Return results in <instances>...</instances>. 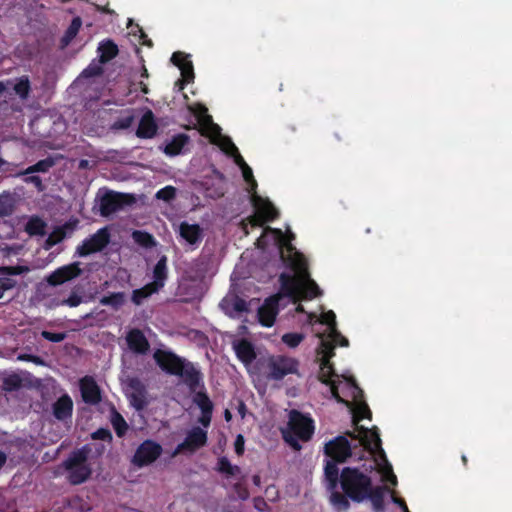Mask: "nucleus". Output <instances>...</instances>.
I'll list each match as a JSON object with an SVG mask.
<instances>
[{"instance_id": "obj_21", "label": "nucleus", "mask_w": 512, "mask_h": 512, "mask_svg": "<svg viewBox=\"0 0 512 512\" xmlns=\"http://www.w3.org/2000/svg\"><path fill=\"white\" fill-rule=\"evenodd\" d=\"M73 401L67 394L60 396L52 405L53 416L59 421H66L71 419L73 414Z\"/></svg>"}, {"instance_id": "obj_42", "label": "nucleus", "mask_w": 512, "mask_h": 512, "mask_svg": "<svg viewBox=\"0 0 512 512\" xmlns=\"http://www.w3.org/2000/svg\"><path fill=\"white\" fill-rule=\"evenodd\" d=\"M111 285L120 288L131 287V274L125 268H119L111 280Z\"/></svg>"}, {"instance_id": "obj_33", "label": "nucleus", "mask_w": 512, "mask_h": 512, "mask_svg": "<svg viewBox=\"0 0 512 512\" xmlns=\"http://www.w3.org/2000/svg\"><path fill=\"white\" fill-rule=\"evenodd\" d=\"M56 164L55 159L51 156L45 159L39 160L35 164L27 167L26 169L18 172L16 176L35 174V173H47Z\"/></svg>"}, {"instance_id": "obj_41", "label": "nucleus", "mask_w": 512, "mask_h": 512, "mask_svg": "<svg viewBox=\"0 0 512 512\" xmlns=\"http://www.w3.org/2000/svg\"><path fill=\"white\" fill-rule=\"evenodd\" d=\"M216 470L225 474L226 476H236L240 474L241 469L237 465H232L229 459L225 456H222L218 459Z\"/></svg>"}, {"instance_id": "obj_10", "label": "nucleus", "mask_w": 512, "mask_h": 512, "mask_svg": "<svg viewBox=\"0 0 512 512\" xmlns=\"http://www.w3.org/2000/svg\"><path fill=\"white\" fill-rule=\"evenodd\" d=\"M162 446L154 440H144L136 449L131 463L142 468L154 463L162 454Z\"/></svg>"}, {"instance_id": "obj_36", "label": "nucleus", "mask_w": 512, "mask_h": 512, "mask_svg": "<svg viewBox=\"0 0 512 512\" xmlns=\"http://www.w3.org/2000/svg\"><path fill=\"white\" fill-rule=\"evenodd\" d=\"M82 26V20L80 17H75L72 19L70 25L66 29L64 35L62 36L60 40V46L61 48L67 47L72 40L77 36L79 33V30Z\"/></svg>"}, {"instance_id": "obj_50", "label": "nucleus", "mask_w": 512, "mask_h": 512, "mask_svg": "<svg viewBox=\"0 0 512 512\" xmlns=\"http://www.w3.org/2000/svg\"><path fill=\"white\" fill-rule=\"evenodd\" d=\"M244 180L249 184L250 189L249 192L252 194L256 193L257 182L253 176L252 169L249 165H245L243 169H241Z\"/></svg>"}, {"instance_id": "obj_24", "label": "nucleus", "mask_w": 512, "mask_h": 512, "mask_svg": "<svg viewBox=\"0 0 512 512\" xmlns=\"http://www.w3.org/2000/svg\"><path fill=\"white\" fill-rule=\"evenodd\" d=\"M180 236L190 245H197L203 239V230L198 224L182 222L179 226Z\"/></svg>"}, {"instance_id": "obj_22", "label": "nucleus", "mask_w": 512, "mask_h": 512, "mask_svg": "<svg viewBox=\"0 0 512 512\" xmlns=\"http://www.w3.org/2000/svg\"><path fill=\"white\" fill-rule=\"evenodd\" d=\"M237 358L245 365H250L257 357L254 345L247 339H240L233 343Z\"/></svg>"}, {"instance_id": "obj_19", "label": "nucleus", "mask_w": 512, "mask_h": 512, "mask_svg": "<svg viewBox=\"0 0 512 512\" xmlns=\"http://www.w3.org/2000/svg\"><path fill=\"white\" fill-rule=\"evenodd\" d=\"M279 282L280 292L278 294H281V299L288 297L294 304L298 303L300 301V279L287 273H282L279 276Z\"/></svg>"}, {"instance_id": "obj_32", "label": "nucleus", "mask_w": 512, "mask_h": 512, "mask_svg": "<svg viewBox=\"0 0 512 512\" xmlns=\"http://www.w3.org/2000/svg\"><path fill=\"white\" fill-rule=\"evenodd\" d=\"M154 280L150 282L152 285L157 287L159 290L164 287L167 279V257L162 256L157 261L153 269Z\"/></svg>"}, {"instance_id": "obj_43", "label": "nucleus", "mask_w": 512, "mask_h": 512, "mask_svg": "<svg viewBox=\"0 0 512 512\" xmlns=\"http://www.w3.org/2000/svg\"><path fill=\"white\" fill-rule=\"evenodd\" d=\"M14 200L9 193L0 194V217L10 216L14 212Z\"/></svg>"}, {"instance_id": "obj_31", "label": "nucleus", "mask_w": 512, "mask_h": 512, "mask_svg": "<svg viewBox=\"0 0 512 512\" xmlns=\"http://www.w3.org/2000/svg\"><path fill=\"white\" fill-rule=\"evenodd\" d=\"M289 266L299 279L307 278L310 275L307 260L299 252H295L294 255L290 257Z\"/></svg>"}, {"instance_id": "obj_16", "label": "nucleus", "mask_w": 512, "mask_h": 512, "mask_svg": "<svg viewBox=\"0 0 512 512\" xmlns=\"http://www.w3.org/2000/svg\"><path fill=\"white\" fill-rule=\"evenodd\" d=\"M79 389L84 403L97 405L102 400V392L96 380L89 375L79 380Z\"/></svg>"}, {"instance_id": "obj_37", "label": "nucleus", "mask_w": 512, "mask_h": 512, "mask_svg": "<svg viewBox=\"0 0 512 512\" xmlns=\"http://www.w3.org/2000/svg\"><path fill=\"white\" fill-rule=\"evenodd\" d=\"M46 222L38 216L31 217L26 226L25 231L30 236H44L46 234Z\"/></svg>"}, {"instance_id": "obj_58", "label": "nucleus", "mask_w": 512, "mask_h": 512, "mask_svg": "<svg viewBox=\"0 0 512 512\" xmlns=\"http://www.w3.org/2000/svg\"><path fill=\"white\" fill-rule=\"evenodd\" d=\"M133 122H134V116L129 115L126 117L119 118L117 121H115L113 127L116 129L124 130V129L130 128L131 125L133 124Z\"/></svg>"}, {"instance_id": "obj_14", "label": "nucleus", "mask_w": 512, "mask_h": 512, "mask_svg": "<svg viewBox=\"0 0 512 512\" xmlns=\"http://www.w3.org/2000/svg\"><path fill=\"white\" fill-rule=\"evenodd\" d=\"M129 392L127 398L136 411L144 410L149 404L148 392L145 384L139 378H130L127 383Z\"/></svg>"}, {"instance_id": "obj_4", "label": "nucleus", "mask_w": 512, "mask_h": 512, "mask_svg": "<svg viewBox=\"0 0 512 512\" xmlns=\"http://www.w3.org/2000/svg\"><path fill=\"white\" fill-rule=\"evenodd\" d=\"M314 430V420L309 414L292 409L289 411L287 428L282 430V436L293 449L300 450L299 441H309L314 434Z\"/></svg>"}, {"instance_id": "obj_62", "label": "nucleus", "mask_w": 512, "mask_h": 512, "mask_svg": "<svg viewBox=\"0 0 512 512\" xmlns=\"http://www.w3.org/2000/svg\"><path fill=\"white\" fill-rule=\"evenodd\" d=\"M344 379H345V386L348 389H352L353 393H359L360 395H362L363 391L358 386L356 380L353 377H351V376L350 377H344Z\"/></svg>"}, {"instance_id": "obj_51", "label": "nucleus", "mask_w": 512, "mask_h": 512, "mask_svg": "<svg viewBox=\"0 0 512 512\" xmlns=\"http://www.w3.org/2000/svg\"><path fill=\"white\" fill-rule=\"evenodd\" d=\"M103 67L102 64L95 63L94 61L90 63L82 72V75L84 77L90 78L95 76H100L103 73Z\"/></svg>"}, {"instance_id": "obj_40", "label": "nucleus", "mask_w": 512, "mask_h": 512, "mask_svg": "<svg viewBox=\"0 0 512 512\" xmlns=\"http://www.w3.org/2000/svg\"><path fill=\"white\" fill-rule=\"evenodd\" d=\"M15 94L22 100L28 99L31 92V83L27 75H23L16 79V83L13 85Z\"/></svg>"}, {"instance_id": "obj_60", "label": "nucleus", "mask_w": 512, "mask_h": 512, "mask_svg": "<svg viewBox=\"0 0 512 512\" xmlns=\"http://www.w3.org/2000/svg\"><path fill=\"white\" fill-rule=\"evenodd\" d=\"M232 306L233 309L239 313L248 311V303L246 302V300L240 297H236L234 299Z\"/></svg>"}, {"instance_id": "obj_13", "label": "nucleus", "mask_w": 512, "mask_h": 512, "mask_svg": "<svg viewBox=\"0 0 512 512\" xmlns=\"http://www.w3.org/2000/svg\"><path fill=\"white\" fill-rule=\"evenodd\" d=\"M207 439V432L205 430L200 427H193L187 433L184 441L176 446L173 452V456L185 452L190 454L195 453L197 450L206 445Z\"/></svg>"}, {"instance_id": "obj_57", "label": "nucleus", "mask_w": 512, "mask_h": 512, "mask_svg": "<svg viewBox=\"0 0 512 512\" xmlns=\"http://www.w3.org/2000/svg\"><path fill=\"white\" fill-rule=\"evenodd\" d=\"M250 225L252 228L261 227L264 225V221L259 217L256 213L254 215H250L243 221V229L246 230L247 225ZM248 234V231H245Z\"/></svg>"}, {"instance_id": "obj_5", "label": "nucleus", "mask_w": 512, "mask_h": 512, "mask_svg": "<svg viewBox=\"0 0 512 512\" xmlns=\"http://www.w3.org/2000/svg\"><path fill=\"white\" fill-rule=\"evenodd\" d=\"M338 345L333 344L331 341H323L320 342L319 347L317 348V355L320 356V371L318 375V379L321 383L328 385L330 387V391L332 397L341 404L350 405V403L344 400L339 391V385L342 383L340 380H333L334 376L339 377L334 370L333 363L331 359L335 356V348Z\"/></svg>"}, {"instance_id": "obj_59", "label": "nucleus", "mask_w": 512, "mask_h": 512, "mask_svg": "<svg viewBox=\"0 0 512 512\" xmlns=\"http://www.w3.org/2000/svg\"><path fill=\"white\" fill-rule=\"evenodd\" d=\"M82 303V297L76 293H72L68 298L61 301V305L69 307H77Z\"/></svg>"}, {"instance_id": "obj_12", "label": "nucleus", "mask_w": 512, "mask_h": 512, "mask_svg": "<svg viewBox=\"0 0 512 512\" xmlns=\"http://www.w3.org/2000/svg\"><path fill=\"white\" fill-rule=\"evenodd\" d=\"M321 324L327 325V331L322 334H318L320 338V342L323 341H331L335 345H339L341 347H347L349 345V341L346 337H344L337 329L336 324V315L332 310L324 312L319 319Z\"/></svg>"}, {"instance_id": "obj_54", "label": "nucleus", "mask_w": 512, "mask_h": 512, "mask_svg": "<svg viewBox=\"0 0 512 512\" xmlns=\"http://www.w3.org/2000/svg\"><path fill=\"white\" fill-rule=\"evenodd\" d=\"M24 176L25 177L23 181L26 184H33L38 192H43L45 190V185L43 184L42 179L39 176L33 174H28Z\"/></svg>"}, {"instance_id": "obj_29", "label": "nucleus", "mask_w": 512, "mask_h": 512, "mask_svg": "<svg viewBox=\"0 0 512 512\" xmlns=\"http://www.w3.org/2000/svg\"><path fill=\"white\" fill-rule=\"evenodd\" d=\"M97 51L99 52V62L101 64L111 61L119 53L117 44L111 39L101 41L98 45Z\"/></svg>"}, {"instance_id": "obj_1", "label": "nucleus", "mask_w": 512, "mask_h": 512, "mask_svg": "<svg viewBox=\"0 0 512 512\" xmlns=\"http://www.w3.org/2000/svg\"><path fill=\"white\" fill-rule=\"evenodd\" d=\"M371 477L356 467H344L338 470V483L330 487L328 480H324L326 490L330 493L329 501L337 512H346L350 508V501L361 503L366 500V492L371 488Z\"/></svg>"}, {"instance_id": "obj_39", "label": "nucleus", "mask_w": 512, "mask_h": 512, "mask_svg": "<svg viewBox=\"0 0 512 512\" xmlns=\"http://www.w3.org/2000/svg\"><path fill=\"white\" fill-rule=\"evenodd\" d=\"M198 389V391L196 390L195 392H193V402L199 407L201 412L207 413L209 411H213L214 406L208 394L205 391V386H203V388L199 387Z\"/></svg>"}, {"instance_id": "obj_52", "label": "nucleus", "mask_w": 512, "mask_h": 512, "mask_svg": "<svg viewBox=\"0 0 512 512\" xmlns=\"http://www.w3.org/2000/svg\"><path fill=\"white\" fill-rule=\"evenodd\" d=\"M16 286L17 281L14 278L0 276V299L7 291L14 289Z\"/></svg>"}, {"instance_id": "obj_47", "label": "nucleus", "mask_w": 512, "mask_h": 512, "mask_svg": "<svg viewBox=\"0 0 512 512\" xmlns=\"http://www.w3.org/2000/svg\"><path fill=\"white\" fill-rule=\"evenodd\" d=\"M182 79L178 80L176 84H179L180 89H183L186 83H189L194 79V71L192 63H184L180 68Z\"/></svg>"}, {"instance_id": "obj_61", "label": "nucleus", "mask_w": 512, "mask_h": 512, "mask_svg": "<svg viewBox=\"0 0 512 512\" xmlns=\"http://www.w3.org/2000/svg\"><path fill=\"white\" fill-rule=\"evenodd\" d=\"M171 61H172V63H173L175 66H177V67H179V68H181V66H183V64H184V63H190V61H187V60L185 59V55H184V53L179 52V51H178V52H174V53L172 54Z\"/></svg>"}, {"instance_id": "obj_11", "label": "nucleus", "mask_w": 512, "mask_h": 512, "mask_svg": "<svg viewBox=\"0 0 512 512\" xmlns=\"http://www.w3.org/2000/svg\"><path fill=\"white\" fill-rule=\"evenodd\" d=\"M110 242V232L107 227L100 228L93 235L84 239L77 246L76 253L80 257L101 252Z\"/></svg>"}, {"instance_id": "obj_35", "label": "nucleus", "mask_w": 512, "mask_h": 512, "mask_svg": "<svg viewBox=\"0 0 512 512\" xmlns=\"http://www.w3.org/2000/svg\"><path fill=\"white\" fill-rule=\"evenodd\" d=\"M99 302L101 305L109 306L113 310L117 311L126 303V293L114 292L109 295L101 297Z\"/></svg>"}, {"instance_id": "obj_46", "label": "nucleus", "mask_w": 512, "mask_h": 512, "mask_svg": "<svg viewBox=\"0 0 512 512\" xmlns=\"http://www.w3.org/2000/svg\"><path fill=\"white\" fill-rule=\"evenodd\" d=\"M177 196V189L172 185H167L156 192V199L167 203L173 201Z\"/></svg>"}, {"instance_id": "obj_30", "label": "nucleus", "mask_w": 512, "mask_h": 512, "mask_svg": "<svg viewBox=\"0 0 512 512\" xmlns=\"http://www.w3.org/2000/svg\"><path fill=\"white\" fill-rule=\"evenodd\" d=\"M301 289H300V300H312L322 294L317 283L310 278V275L307 278L300 279Z\"/></svg>"}, {"instance_id": "obj_64", "label": "nucleus", "mask_w": 512, "mask_h": 512, "mask_svg": "<svg viewBox=\"0 0 512 512\" xmlns=\"http://www.w3.org/2000/svg\"><path fill=\"white\" fill-rule=\"evenodd\" d=\"M234 489L237 492L240 499L246 500L249 497L248 490L245 487H243L242 484L236 483Z\"/></svg>"}, {"instance_id": "obj_6", "label": "nucleus", "mask_w": 512, "mask_h": 512, "mask_svg": "<svg viewBox=\"0 0 512 512\" xmlns=\"http://www.w3.org/2000/svg\"><path fill=\"white\" fill-rule=\"evenodd\" d=\"M87 459L86 451L77 450L63 462V467L67 471V480L71 485H80L90 478L92 469L86 463Z\"/></svg>"}, {"instance_id": "obj_63", "label": "nucleus", "mask_w": 512, "mask_h": 512, "mask_svg": "<svg viewBox=\"0 0 512 512\" xmlns=\"http://www.w3.org/2000/svg\"><path fill=\"white\" fill-rule=\"evenodd\" d=\"M244 444H245V439H244L243 435H241V434L237 435L235 442H234V449L238 456L243 455Z\"/></svg>"}, {"instance_id": "obj_38", "label": "nucleus", "mask_w": 512, "mask_h": 512, "mask_svg": "<svg viewBox=\"0 0 512 512\" xmlns=\"http://www.w3.org/2000/svg\"><path fill=\"white\" fill-rule=\"evenodd\" d=\"M159 289L152 285L151 283H148L144 285L143 287L139 289H135L132 292L131 301L139 306L143 303V301L147 298H149L154 293H157Z\"/></svg>"}, {"instance_id": "obj_7", "label": "nucleus", "mask_w": 512, "mask_h": 512, "mask_svg": "<svg viewBox=\"0 0 512 512\" xmlns=\"http://www.w3.org/2000/svg\"><path fill=\"white\" fill-rule=\"evenodd\" d=\"M361 431L363 433L362 444L364 445V450L368 451L371 455L379 456L384 461V477L386 481L390 482L392 485H396L397 477L393 473L392 466L389 464L385 451L382 448V441L377 428L368 429L362 427Z\"/></svg>"}, {"instance_id": "obj_9", "label": "nucleus", "mask_w": 512, "mask_h": 512, "mask_svg": "<svg viewBox=\"0 0 512 512\" xmlns=\"http://www.w3.org/2000/svg\"><path fill=\"white\" fill-rule=\"evenodd\" d=\"M299 362L288 356H272L268 359V377L272 380H282L289 374L298 373Z\"/></svg>"}, {"instance_id": "obj_53", "label": "nucleus", "mask_w": 512, "mask_h": 512, "mask_svg": "<svg viewBox=\"0 0 512 512\" xmlns=\"http://www.w3.org/2000/svg\"><path fill=\"white\" fill-rule=\"evenodd\" d=\"M41 336L45 340H48L50 342L60 343L66 338L67 335L65 332H51V331L44 330V331H42Z\"/></svg>"}, {"instance_id": "obj_15", "label": "nucleus", "mask_w": 512, "mask_h": 512, "mask_svg": "<svg viewBox=\"0 0 512 512\" xmlns=\"http://www.w3.org/2000/svg\"><path fill=\"white\" fill-rule=\"evenodd\" d=\"M281 294H275L265 299L258 308L257 316L260 324L264 327H272L275 323L279 310Z\"/></svg>"}, {"instance_id": "obj_34", "label": "nucleus", "mask_w": 512, "mask_h": 512, "mask_svg": "<svg viewBox=\"0 0 512 512\" xmlns=\"http://www.w3.org/2000/svg\"><path fill=\"white\" fill-rule=\"evenodd\" d=\"M110 422L119 438L126 435L129 426L124 417L114 407L111 409Z\"/></svg>"}, {"instance_id": "obj_44", "label": "nucleus", "mask_w": 512, "mask_h": 512, "mask_svg": "<svg viewBox=\"0 0 512 512\" xmlns=\"http://www.w3.org/2000/svg\"><path fill=\"white\" fill-rule=\"evenodd\" d=\"M132 236L134 241L143 247L150 248L155 245L154 237L146 231L135 230Z\"/></svg>"}, {"instance_id": "obj_3", "label": "nucleus", "mask_w": 512, "mask_h": 512, "mask_svg": "<svg viewBox=\"0 0 512 512\" xmlns=\"http://www.w3.org/2000/svg\"><path fill=\"white\" fill-rule=\"evenodd\" d=\"M362 447L360 444L351 445L346 436L339 435L328 441L324 446V454L328 457L324 464V480H328L330 487L338 483L339 463H345L353 455V449Z\"/></svg>"}, {"instance_id": "obj_8", "label": "nucleus", "mask_w": 512, "mask_h": 512, "mask_svg": "<svg viewBox=\"0 0 512 512\" xmlns=\"http://www.w3.org/2000/svg\"><path fill=\"white\" fill-rule=\"evenodd\" d=\"M136 202L135 196L127 193L107 191L101 198L99 204L100 214L109 216L126 206Z\"/></svg>"}, {"instance_id": "obj_55", "label": "nucleus", "mask_w": 512, "mask_h": 512, "mask_svg": "<svg viewBox=\"0 0 512 512\" xmlns=\"http://www.w3.org/2000/svg\"><path fill=\"white\" fill-rule=\"evenodd\" d=\"M91 437L94 440H102L107 442H111L113 439L112 433L110 432L109 429L106 428L97 429L91 434Z\"/></svg>"}, {"instance_id": "obj_28", "label": "nucleus", "mask_w": 512, "mask_h": 512, "mask_svg": "<svg viewBox=\"0 0 512 512\" xmlns=\"http://www.w3.org/2000/svg\"><path fill=\"white\" fill-rule=\"evenodd\" d=\"M371 411L366 403H362L358 406L357 410L353 414V423L356 425L358 434L354 432H347L346 435L350 436L353 439H358L360 441V445L364 447L362 444V436L363 433L361 431L362 426H358V423L364 418H371ZM363 428H365L363 426Z\"/></svg>"}, {"instance_id": "obj_23", "label": "nucleus", "mask_w": 512, "mask_h": 512, "mask_svg": "<svg viewBox=\"0 0 512 512\" xmlns=\"http://www.w3.org/2000/svg\"><path fill=\"white\" fill-rule=\"evenodd\" d=\"M128 347L135 353L145 354L150 348V344L144 333L139 329H132L127 334Z\"/></svg>"}, {"instance_id": "obj_26", "label": "nucleus", "mask_w": 512, "mask_h": 512, "mask_svg": "<svg viewBox=\"0 0 512 512\" xmlns=\"http://www.w3.org/2000/svg\"><path fill=\"white\" fill-rule=\"evenodd\" d=\"M388 491L387 486H373L366 492V499L372 503L375 512H384L385 510V493Z\"/></svg>"}, {"instance_id": "obj_18", "label": "nucleus", "mask_w": 512, "mask_h": 512, "mask_svg": "<svg viewBox=\"0 0 512 512\" xmlns=\"http://www.w3.org/2000/svg\"><path fill=\"white\" fill-rule=\"evenodd\" d=\"M250 202L255 209V213L266 222L274 221L279 217V211L268 199L262 198L256 193L251 195Z\"/></svg>"}, {"instance_id": "obj_20", "label": "nucleus", "mask_w": 512, "mask_h": 512, "mask_svg": "<svg viewBox=\"0 0 512 512\" xmlns=\"http://www.w3.org/2000/svg\"><path fill=\"white\" fill-rule=\"evenodd\" d=\"M157 131L158 125L154 113L147 109L139 121L136 136L141 139H151L156 136Z\"/></svg>"}, {"instance_id": "obj_25", "label": "nucleus", "mask_w": 512, "mask_h": 512, "mask_svg": "<svg viewBox=\"0 0 512 512\" xmlns=\"http://www.w3.org/2000/svg\"><path fill=\"white\" fill-rule=\"evenodd\" d=\"M73 230L74 224H72L71 222H66L61 226L55 227L45 240L43 248L45 250H50L52 247L62 242L66 238L68 231L72 232Z\"/></svg>"}, {"instance_id": "obj_45", "label": "nucleus", "mask_w": 512, "mask_h": 512, "mask_svg": "<svg viewBox=\"0 0 512 512\" xmlns=\"http://www.w3.org/2000/svg\"><path fill=\"white\" fill-rule=\"evenodd\" d=\"M29 268L23 265L0 266V276L11 277L27 273Z\"/></svg>"}, {"instance_id": "obj_49", "label": "nucleus", "mask_w": 512, "mask_h": 512, "mask_svg": "<svg viewBox=\"0 0 512 512\" xmlns=\"http://www.w3.org/2000/svg\"><path fill=\"white\" fill-rule=\"evenodd\" d=\"M304 339L302 333H286L282 336V342L290 348L297 347Z\"/></svg>"}, {"instance_id": "obj_56", "label": "nucleus", "mask_w": 512, "mask_h": 512, "mask_svg": "<svg viewBox=\"0 0 512 512\" xmlns=\"http://www.w3.org/2000/svg\"><path fill=\"white\" fill-rule=\"evenodd\" d=\"M230 146H231V151H229V156L234 158L235 164L237 166H239L240 169H243L245 167V165H248V164L245 162L244 158L239 153V150L236 147V145L234 143H230Z\"/></svg>"}, {"instance_id": "obj_27", "label": "nucleus", "mask_w": 512, "mask_h": 512, "mask_svg": "<svg viewBox=\"0 0 512 512\" xmlns=\"http://www.w3.org/2000/svg\"><path fill=\"white\" fill-rule=\"evenodd\" d=\"M190 137L187 134L179 133L165 145L164 153L168 156H177L182 153L183 148L189 143Z\"/></svg>"}, {"instance_id": "obj_48", "label": "nucleus", "mask_w": 512, "mask_h": 512, "mask_svg": "<svg viewBox=\"0 0 512 512\" xmlns=\"http://www.w3.org/2000/svg\"><path fill=\"white\" fill-rule=\"evenodd\" d=\"M22 386V379L17 374H11L4 378L3 380V388L6 391H15L18 390Z\"/></svg>"}, {"instance_id": "obj_2", "label": "nucleus", "mask_w": 512, "mask_h": 512, "mask_svg": "<svg viewBox=\"0 0 512 512\" xmlns=\"http://www.w3.org/2000/svg\"><path fill=\"white\" fill-rule=\"evenodd\" d=\"M153 357L164 372L182 378L191 392H195L199 387L203 388V374L194 363L172 351L161 349L156 350Z\"/></svg>"}, {"instance_id": "obj_17", "label": "nucleus", "mask_w": 512, "mask_h": 512, "mask_svg": "<svg viewBox=\"0 0 512 512\" xmlns=\"http://www.w3.org/2000/svg\"><path fill=\"white\" fill-rule=\"evenodd\" d=\"M82 273L78 262L57 268L47 278L46 281L51 286H58L74 278H77Z\"/></svg>"}]
</instances>
